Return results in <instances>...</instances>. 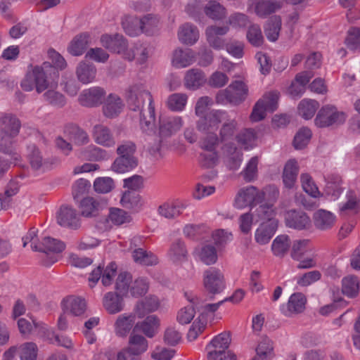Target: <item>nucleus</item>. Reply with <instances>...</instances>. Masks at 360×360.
Wrapping results in <instances>:
<instances>
[{
    "mask_svg": "<svg viewBox=\"0 0 360 360\" xmlns=\"http://www.w3.org/2000/svg\"><path fill=\"white\" fill-rule=\"evenodd\" d=\"M123 106L121 98L117 95L110 94L105 100L103 112L105 117L113 118L121 112Z\"/></svg>",
    "mask_w": 360,
    "mask_h": 360,
    "instance_id": "35",
    "label": "nucleus"
},
{
    "mask_svg": "<svg viewBox=\"0 0 360 360\" xmlns=\"http://www.w3.org/2000/svg\"><path fill=\"white\" fill-rule=\"evenodd\" d=\"M193 255L205 265L214 264L218 259L217 251L214 245L204 243L196 247Z\"/></svg>",
    "mask_w": 360,
    "mask_h": 360,
    "instance_id": "20",
    "label": "nucleus"
},
{
    "mask_svg": "<svg viewBox=\"0 0 360 360\" xmlns=\"http://www.w3.org/2000/svg\"><path fill=\"white\" fill-rule=\"evenodd\" d=\"M265 198V191H259L255 186H249L238 191L235 198V205L237 208L242 209L262 202Z\"/></svg>",
    "mask_w": 360,
    "mask_h": 360,
    "instance_id": "7",
    "label": "nucleus"
},
{
    "mask_svg": "<svg viewBox=\"0 0 360 360\" xmlns=\"http://www.w3.org/2000/svg\"><path fill=\"white\" fill-rule=\"evenodd\" d=\"M149 57L148 48L143 44L136 43L124 51V59L129 61L135 60L138 64L145 63Z\"/></svg>",
    "mask_w": 360,
    "mask_h": 360,
    "instance_id": "21",
    "label": "nucleus"
},
{
    "mask_svg": "<svg viewBox=\"0 0 360 360\" xmlns=\"http://www.w3.org/2000/svg\"><path fill=\"white\" fill-rule=\"evenodd\" d=\"M93 137L94 141L105 147H113L115 145L112 133L110 129L103 124H96L93 129Z\"/></svg>",
    "mask_w": 360,
    "mask_h": 360,
    "instance_id": "27",
    "label": "nucleus"
},
{
    "mask_svg": "<svg viewBox=\"0 0 360 360\" xmlns=\"http://www.w3.org/2000/svg\"><path fill=\"white\" fill-rule=\"evenodd\" d=\"M132 257L136 263L143 266H153L158 263V259L156 255L143 248L135 249L132 252Z\"/></svg>",
    "mask_w": 360,
    "mask_h": 360,
    "instance_id": "47",
    "label": "nucleus"
},
{
    "mask_svg": "<svg viewBox=\"0 0 360 360\" xmlns=\"http://www.w3.org/2000/svg\"><path fill=\"white\" fill-rule=\"evenodd\" d=\"M107 205L105 200L95 199L92 197L84 198L79 205L81 214L85 217H94Z\"/></svg>",
    "mask_w": 360,
    "mask_h": 360,
    "instance_id": "19",
    "label": "nucleus"
},
{
    "mask_svg": "<svg viewBox=\"0 0 360 360\" xmlns=\"http://www.w3.org/2000/svg\"><path fill=\"white\" fill-rule=\"evenodd\" d=\"M178 38L182 44L192 46L199 39V31L195 25L185 23L179 28Z\"/></svg>",
    "mask_w": 360,
    "mask_h": 360,
    "instance_id": "32",
    "label": "nucleus"
},
{
    "mask_svg": "<svg viewBox=\"0 0 360 360\" xmlns=\"http://www.w3.org/2000/svg\"><path fill=\"white\" fill-rule=\"evenodd\" d=\"M20 360H37L38 347L33 342L21 344L18 347Z\"/></svg>",
    "mask_w": 360,
    "mask_h": 360,
    "instance_id": "60",
    "label": "nucleus"
},
{
    "mask_svg": "<svg viewBox=\"0 0 360 360\" xmlns=\"http://www.w3.org/2000/svg\"><path fill=\"white\" fill-rule=\"evenodd\" d=\"M103 46L110 51L122 54L124 58V51L128 49L127 41L121 34H116L113 36L105 34L101 37Z\"/></svg>",
    "mask_w": 360,
    "mask_h": 360,
    "instance_id": "18",
    "label": "nucleus"
},
{
    "mask_svg": "<svg viewBox=\"0 0 360 360\" xmlns=\"http://www.w3.org/2000/svg\"><path fill=\"white\" fill-rule=\"evenodd\" d=\"M248 94V89L244 82L234 81L231 82L225 89L219 91L215 96V101L217 104L239 105L245 101Z\"/></svg>",
    "mask_w": 360,
    "mask_h": 360,
    "instance_id": "3",
    "label": "nucleus"
},
{
    "mask_svg": "<svg viewBox=\"0 0 360 360\" xmlns=\"http://www.w3.org/2000/svg\"><path fill=\"white\" fill-rule=\"evenodd\" d=\"M238 129V123L237 120L234 118H231L226 112V117L221 123V127L219 129L218 135L221 139V142L231 139Z\"/></svg>",
    "mask_w": 360,
    "mask_h": 360,
    "instance_id": "36",
    "label": "nucleus"
},
{
    "mask_svg": "<svg viewBox=\"0 0 360 360\" xmlns=\"http://www.w3.org/2000/svg\"><path fill=\"white\" fill-rule=\"evenodd\" d=\"M186 207V203L184 202L165 203L159 207L158 212L167 219H173L181 214Z\"/></svg>",
    "mask_w": 360,
    "mask_h": 360,
    "instance_id": "42",
    "label": "nucleus"
},
{
    "mask_svg": "<svg viewBox=\"0 0 360 360\" xmlns=\"http://www.w3.org/2000/svg\"><path fill=\"white\" fill-rule=\"evenodd\" d=\"M257 138V134L253 129H244L236 136L238 143L245 150L255 146Z\"/></svg>",
    "mask_w": 360,
    "mask_h": 360,
    "instance_id": "54",
    "label": "nucleus"
},
{
    "mask_svg": "<svg viewBox=\"0 0 360 360\" xmlns=\"http://www.w3.org/2000/svg\"><path fill=\"white\" fill-rule=\"evenodd\" d=\"M136 316L132 313H124L117 316L113 328L115 335L118 338H125L129 336L136 325Z\"/></svg>",
    "mask_w": 360,
    "mask_h": 360,
    "instance_id": "12",
    "label": "nucleus"
},
{
    "mask_svg": "<svg viewBox=\"0 0 360 360\" xmlns=\"http://www.w3.org/2000/svg\"><path fill=\"white\" fill-rule=\"evenodd\" d=\"M65 134L68 139L76 146L86 145L90 141L87 132L77 125L68 126L65 129Z\"/></svg>",
    "mask_w": 360,
    "mask_h": 360,
    "instance_id": "33",
    "label": "nucleus"
},
{
    "mask_svg": "<svg viewBox=\"0 0 360 360\" xmlns=\"http://www.w3.org/2000/svg\"><path fill=\"white\" fill-rule=\"evenodd\" d=\"M96 66L86 61H81L75 70L77 79L84 84L93 82L96 79Z\"/></svg>",
    "mask_w": 360,
    "mask_h": 360,
    "instance_id": "29",
    "label": "nucleus"
},
{
    "mask_svg": "<svg viewBox=\"0 0 360 360\" xmlns=\"http://www.w3.org/2000/svg\"><path fill=\"white\" fill-rule=\"evenodd\" d=\"M127 101L129 108L134 110L143 108L146 101L148 102V107L154 105L150 92L142 84H135L130 86L127 91Z\"/></svg>",
    "mask_w": 360,
    "mask_h": 360,
    "instance_id": "6",
    "label": "nucleus"
},
{
    "mask_svg": "<svg viewBox=\"0 0 360 360\" xmlns=\"http://www.w3.org/2000/svg\"><path fill=\"white\" fill-rule=\"evenodd\" d=\"M124 297L110 291L106 292L103 297L102 304L104 309L109 314H117L124 311L125 307Z\"/></svg>",
    "mask_w": 360,
    "mask_h": 360,
    "instance_id": "15",
    "label": "nucleus"
},
{
    "mask_svg": "<svg viewBox=\"0 0 360 360\" xmlns=\"http://www.w3.org/2000/svg\"><path fill=\"white\" fill-rule=\"evenodd\" d=\"M91 35L88 32L76 35L68 47V52L74 56L82 55L87 47L91 44Z\"/></svg>",
    "mask_w": 360,
    "mask_h": 360,
    "instance_id": "24",
    "label": "nucleus"
},
{
    "mask_svg": "<svg viewBox=\"0 0 360 360\" xmlns=\"http://www.w3.org/2000/svg\"><path fill=\"white\" fill-rule=\"evenodd\" d=\"M186 300L197 309H202L203 314L215 312L219 307L224 303V300L214 304H207L202 305V301L192 291H186L184 292Z\"/></svg>",
    "mask_w": 360,
    "mask_h": 360,
    "instance_id": "41",
    "label": "nucleus"
},
{
    "mask_svg": "<svg viewBox=\"0 0 360 360\" xmlns=\"http://www.w3.org/2000/svg\"><path fill=\"white\" fill-rule=\"evenodd\" d=\"M307 298L302 292H295L290 295L285 305L281 307L283 315L293 317L302 313L306 307Z\"/></svg>",
    "mask_w": 360,
    "mask_h": 360,
    "instance_id": "13",
    "label": "nucleus"
},
{
    "mask_svg": "<svg viewBox=\"0 0 360 360\" xmlns=\"http://www.w3.org/2000/svg\"><path fill=\"white\" fill-rule=\"evenodd\" d=\"M108 219L117 226L129 223L131 221V216L125 210L115 207L110 209Z\"/></svg>",
    "mask_w": 360,
    "mask_h": 360,
    "instance_id": "63",
    "label": "nucleus"
},
{
    "mask_svg": "<svg viewBox=\"0 0 360 360\" xmlns=\"http://www.w3.org/2000/svg\"><path fill=\"white\" fill-rule=\"evenodd\" d=\"M226 117V111L212 110L197 122L196 127L201 132H215Z\"/></svg>",
    "mask_w": 360,
    "mask_h": 360,
    "instance_id": "8",
    "label": "nucleus"
},
{
    "mask_svg": "<svg viewBox=\"0 0 360 360\" xmlns=\"http://www.w3.org/2000/svg\"><path fill=\"white\" fill-rule=\"evenodd\" d=\"M342 293L348 297H355L359 289V281L355 276H347L342 279Z\"/></svg>",
    "mask_w": 360,
    "mask_h": 360,
    "instance_id": "61",
    "label": "nucleus"
},
{
    "mask_svg": "<svg viewBox=\"0 0 360 360\" xmlns=\"http://www.w3.org/2000/svg\"><path fill=\"white\" fill-rule=\"evenodd\" d=\"M141 33L148 36H153L159 32L161 28V22L157 15L146 14L139 19Z\"/></svg>",
    "mask_w": 360,
    "mask_h": 360,
    "instance_id": "25",
    "label": "nucleus"
},
{
    "mask_svg": "<svg viewBox=\"0 0 360 360\" xmlns=\"http://www.w3.org/2000/svg\"><path fill=\"white\" fill-rule=\"evenodd\" d=\"M106 96L105 90L101 86H92L82 91L78 101L82 106L94 108L101 105Z\"/></svg>",
    "mask_w": 360,
    "mask_h": 360,
    "instance_id": "9",
    "label": "nucleus"
},
{
    "mask_svg": "<svg viewBox=\"0 0 360 360\" xmlns=\"http://www.w3.org/2000/svg\"><path fill=\"white\" fill-rule=\"evenodd\" d=\"M57 222L63 227L77 229L81 223L76 210L68 206H62L57 214Z\"/></svg>",
    "mask_w": 360,
    "mask_h": 360,
    "instance_id": "14",
    "label": "nucleus"
},
{
    "mask_svg": "<svg viewBox=\"0 0 360 360\" xmlns=\"http://www.w3.org/2000/svg\"><path fill=\"white\" fill-rule=\"evenodd\" d=\"M203 286L209 298L213 300L216 295L222 292L226 288L224 274L215 267L207 269L203 272Z\"/></svg>",
    "mask_w": 360,
    "mask_h": 360,
    "instance_id": "5",
    "label": "nucleus"
},
{
    "mask_svg": "<svg viewBox=\"0 0 360 360\" xmlns=\"http://www.w3.org/2000/svg\"><path fill=\"white\" fill-rule=\"evenodd\" d=\"M281 28V18L278 15L271 17L266 22L264 32L267 39L276 41L279 36Z\"/></svg>",
    "mask_w": 360,
    "mask_h": 360,
    "instance_id": "53",
    "label": "nucleus"
},
{
    "mask_svg": "<svg viewBox=\"0 0 360 360\" xmlns=\"http://www.w3.org/2000/svg\"><path fill=\"white\" fill-rule=\"evenodd\" d=\"M184 125L183 118L180 116H172L160 120L159 134L161 138L170 137L180 131Z\"/></svg>",
    "mask_w": 360,
    "mask_h": 360,
    "instance_id": "16",
    "label": "nucleus"
},
{
    "mask_svg": "<svg viewBox=\"0 0 360 360\" xmlns=\"http://www.w3.org/2000/svg\"><path fill=\"white\" fill-rule=\"evenodd\" d=\"M319 103L314 99L304 98L298 104L297 112L304 120H310L319 109Z\"/></svg>",
    "mask_w": 360,
    "mask_h": 360,
    "instance_id": "44",
    "label": "nucleus"
},
{
    "mask_svg": "<svg viewBox=\"0 0 360 360\" xmlns=\"http://www.w3.org/2000/svg\"><path fill=\"white\" fill-rule=\"evenodd\" d=\"M29 153L27 155L28 160L31 167L34 170L45 171L49 168L48 162L44 160L39 150L34 146H28Z\"/></svg>",
    "mask_w": 360,
    "mask_h": 360,
    "instance_id": "43",
    "label": "nucleus"
},
{
    "mask_svg": "<svg viewBox=\"0 0 360 360\" xmlns=\"http://www.w3.org/2000/svg\"><path fill=\"white\" fill-rule=\"evenodd\" d=\"M168 257L174 263H181L186 261L188 250L184 242L180 239L173 242L168 251Z\"/></svg>",
    "mask_w": 360,
    "mask_h": 360,
    "instance_id": "39",
    "label": "nucleus"
},
{
    "mask_svg": "<svg viewBox=\"0 0 360 360\" xmlns=\"http://www.w3.org/2000/svg\"><path fill=\"white\" fill-rule=\"evenodd\" d=\"M282 7V3L278 0H258L254 6L255 14L262 18H266L276 13Z\"/></svg>",
    "mask_w": 360,
    "mask_h": 360,
    "instance_id": "26",
    "label": "nucleus"
},
{
    "mask_svg": "<svg viewBox=\"0 0 360 360\" xmlns=\"http://www.w3.org/2000/svg\"><path fill=\"white\" fill-rule=\"evenodd\" d=\"M159 328V319L155 315H150L143 321L137 322L133 330H141L146 337L151 338L158 333Z\"/></svg>",
    "mask_w": 360,
    "mask_h": 360,
    "instance_id": "30",
    "label": "nucleus"
},
{
    "mask_svg": "<svg viewBox=\"0 0 360 360\" xmlns=\"http://www.w3.org/2000/svg\"><path fill=\"white\" fill-rule=\"evenodd\" d=\"M347 115L340 111L333 105H323L318 112L315 119V125L319 128L339 126L344 124Z\"/></svg>",
    "mask_w": 360,
    "mask_h": 360,
    "instance_id": "4",
    "label": "nucleus"
},
{
    "mask_svg": "<svg viewBox=\"0 0 360 360\" xmlns=\"http://www.w3.org/2000/svg\"><path fill=\"white\" fill-rule=\"evenodd\" d=\"M188 96L186 94H172L167 98V106L172 111H182L185 108Z\"/></svg>",
    "mask_w": 360,
    "mask_h": 360,
    "instance_id": "57",
    "label": "nucleus"
},
{
    "mask_svg": "<svg viewBox=\"0 0 360 360\" xmlns=\"http://www.w3.org/2000/svg\"><path fill=\"white\" fill-rule=\"evenodd\" d=\"M255 216L258 220L263 221L262 223H271V221H278L276 218V212L273 205L263 204L256 208L254 212Z\"/></svg>",
    "mask_w": 360,
    "mask_h": 360,
    "instance_id": "58",
    "label": "nucleus"
},
{
    "mask_svg": "<svg viewBox=\"0 0 360 360\" xmlns=\"http://www.w3.org/2000/svg\"><path fill=\"white\" fill-rule=\"evenodd\" d=\"M298 172L299 168L295 160H290L285 163L283 172V181L287 188H291L293 187Z\"/></svg>",
    "mask_w": 360,
    "mask_h": 360,
    "instance_id": "45",
    "label": "nucleus"
},
{
    "mask_svg": "<svg viewBox=\"0 0 360 360\" xmlns=\"http://www.w3.org/2000/svg\"><path fill=\"white\" fill-rule=\"evenodd\" d=\"M59 77L56 67L50 62H44L39 65H30L20 85L24 91H31L35 89L41 94L46 89L58 88Z\"/></svg>",
    "mask_w": 360,
    "mask_h": 360,
    "instance_id": "1",
    "label": "nucleus"
},
{
    "mask_svg": "<svg viewBox=\"0 0 360 360\" xmlns=\"http://www.w3.org/2000/svg\"><path fill=\"white\" fill-rule=\"evenodd\" d=\"M17 136L0 132V152L7 154H13L15 162L20 160V156L13 153L15 138Z\"/></svg>",
    "mask_w": 360,
    "mask_h": 360,
    "instance_id": "52",
    "label": "nucleus"
},
{
    "mask_svg": "<svg viewBox=\"0 0 360 360\" xmlns=\"http://www.w3.org/2000/svg\"><path fill=\"white\" fill-rule=\"evenodd\" d=\"M231 339L229 333L224 332L215 336L207 346V359L216 360L218 354L228 351Z\"/></svg>",
    "mask_w": 360,
    "mask_h": 360,
    "instance_id": "11",
    "label": "nucleus"
},
{
    "mask_svg": "<svg viewBox=\"0 0 360 360\" xmlns=\"http://www.w3.org/2000/svg\"><path fill=\"white\" fill-rule=\"evenodd\" d=\"M65 248V245L63 242L51 237H44L40 245L32 246V250L45 253L48 252L58 253L63 251Z\"/></svg>",
    "mask_w": 360,
    "mask_h": 360,
    "instance_id": "38",
    "label": "nucleus"
},
{
    "mask_svg": "<svg viewBox=\"0 0 360 360\" xmlns=\"http://www.w3.org/2000/svg\"><path fill=\"white\" fill-rule=\"evenodd\" d=\"M122 26L129 36L135 37L141 33L139 19L132 16H125L122 18Z\"/></svg>",
    "mask_w": 360,
    "mask_h": 360,
    "instance_id": "64",
    "label": "nucleus"
},
{
    "mask_svg": "<svg viewBox=\"0 0 360 360\" xmlns=\"http://www.w3.org/2000/svg\"><path fill=\"white\" fill-rule=\"evenodd\" d=\"M195 53L191 49L178 48L173 52L172 64L176 68H184L195 60Z\"/></svg>",
    "mask_w": 360,
    "mask_h": 360,
    "instance_id": "22",
    "label": "nucleus"
},
{
    "mask_svg": "<svg viewBox=\"0 0 360 360\" xmlns=\"http://www.w3.org/2000/svg\"><path fill=\"white\" fill-rule=\"evenodd\" d=\"M206 82L204 72L193 68L186 72L184 77V85L188 89L195 90L202 86Z\"/></svg>",
    "mask_w": 360,
    "mask_h": 360,
    "instance_id": "37",
    "label": "nucleus"
},
{
    "mask_svg": "<svg viewBox=\"0 0 360 360\" xmlns=\"http://www.w3.org/2000/svg\"><path fill=\"white\" fill-rule=\"evenodd\" d=\"M58 88H49L44 91V100L50 105L55 108H63L66 104L64 95L57 90Z\"/></svg>",
    "mask_w": 360,
    "mask_h": 360,
    "instance_id": "48",
    "label": "nucleus"
},
{
    "mask_svg": "<svg viewBox=\"0 0 360 360\" xmlns=\"http://www.w3.org/2000/svg\"><path fill=\"white\" fill-rule=\"evenodd\" d=\"M140 110V127L142 131L148 134L153 133L155 127V106L150 105Z\"/></svg>",
    "mask_w": 360,
    "mask_h": 360,
    "instance_id": "34",
    "label": "nucleus"
},
{
    "mask_svg": "<svg viewBox=\"0 0 360 360\" xmlns=\"http://www.w3.org/2000/svg\"><path fill=\"white\" fill-rule=\"evenodd\" d=\"M313 221L317 229L320 231H327L335 225L336 217L330 211L320 209L314 212Z\"/></svg>",
    "mask_w": 360,
    "mask_h": 360,
    "instance_id": "23",
    "label": "nucleus"
},
{
    "mask_svg": "<svg viewBox=\"0 0 360 360\" xmlns=\"http://www.w3.org/2000/svg\"><path fill=\"white\" fill-rule=\"evenodd\" d=\"M132 283V276L130 274L127 272L120 273L115 283V291L123 297H127Z\"/></svg>",
    "mask_w": 360,
    "mask_h": 360,
    "instance_id": "51",
    "label": "nucleus"
},
{
    "mask_svg": "<svg viewBox=\"0 0 360 360\" xmlns=\"http://www.w3.org/2000/svg\"><path fill=\"white\" fill-rule=\"evenodd\" d=\"M246 37L250 44L255 47L261 46L264 41L261 28L256 24H253L248 27Z\"/></svg>",
    "mask_w": 360,
    "mask_h": 360,
    "instance_id": "62",
    "label": "nucleus"
},
{
    "mask_svg": "<svg viewBox=\"0 0 360 360\" xmlns=\"http://www.w3.org/2000/svg\"><path fill=\"white\" fill-rule=\"evenodd\" d=\"M285 221L287 226L298 230L306 229L311 226V219L306 213L294 210L285 213Z\"/></svg>",
    "mask_w": 360,
    "mask_h": 360,
    "instance_id": "17",
    "label": "nucleus"
},
{
    "mask_svg": "<svg viewBox=\"0 0 360 360\" xmlns=\"http://www.w3.org/2000/svg\"><path fill=\"white\" fill-rule=\"evenodd\" d=\"M117 265L111 262L103 270L101 266L94 269L89 275V281L91 288H94L97 282L101 279L104 286H109L112 284V279L116 275Z\"/></svg>",
    "mask_w": 360,
    "mask_h": 360,
    "instance_id": "10",
    "label": "nucleus"
},
{
    "mask_svg": "<svg viewBox=\"0 0 360 360\" xmlns=\"http://www.w3.org/2000/svg\"><path fill=\"white\" fill-rule=\"evenodd\" d=\"M21 128L20 120L11 113H5L0 116V132L18 136Z\"/></svg>",
    "mask_w": 360,
    "mask_h": 360,
    "instance_id": "28",
    "label": "nucleus"
},
{
    "mask_svg": "<svg viewBox=\"0 0 360 360\" xmlns=\"http://www.w3.org/2000/svg\"><path fill=\"white\" fill-rule=\"evenodd\" d=\"M278 221H271V223H262L255 231V240L260 245H264L269 242L274 235Z\"/></svg>",
    "mask_w": 360,
    "mask_h": 360,
    "instance_id": "31",
    "label": "nucleus"
},
{
    "mask_svg": "<svg viewBox=\"0 0 360 360\" xmlns=\"http://www.w3.org/2000/svg\"><path fill=\"white\" fill-rule=\"evenodd\" d=\"M120 203L123 207L138 212L143 206L141 195L134 191H125L121 198Z\"/></svg>",
    "mask_w": 360,
    "mask_h": 360,
    "instance_id": "40",
    "label": "nucleus"
},
{
    "mask_svg": "<svg viewBox=\"0 0 360 360\" xmlns=\"http://www.w3.org/2000/svg\"><path fill=\"white\" fill-rule=\"evenodd\" d=\"M138 165V160L127 159L117 156L112 164L111 169L113 172L119 174L127 172Z\"/></svg>",
    "mask_w": 360,
    "mask_h": 360,
    "instance_id": "56",
    "label": "nucleus"
},
{
    "mask_svg": "<svg viewBox=\"0 0 360 360\" xmlns=\"http://www.w3.org/2000/svg\"><path fill=\"white\" fill-rule=\"evenodd\" d=\"M290 248V239L287 235L277 236L273 241L271 250L274 255L283 257Z\"/></svg>",
    "mask_w": 360,
    "mask_h": 360,
    "instance_id": "59",
    "label": "nucleus"
},
{
    "mask_svg": "<svg viewBox=\"0 0 360 360\" xmlns=\"http://www.w3.org/2000/svg\"><path fill=\"white\" fill-rule=\"evenodd\" d=\"M65 309L75 316L83 315L86 310V303L81 297H68L64 300Z\"/></svg>",
    "mask_w": 360,
    "mask_h": 360,
    "instance_id": "49",
    "label": "nucleus"
},
{
    "mask_svg": "<svg viewBox=\"0 0 360 360\" xmlns=\"http://www.w3.org/2000/svg\"><path fill=\"white\" fill-rule=\"evenodd\" d=\"M81 156L90 161H101L109 158L108 153L105 150L94 145H90L83 148L81 151Z\"/></svg>",
    "mask_w": 360,
    "mask_h": 360,
    "instance_id": "50",
    "label": "nucleus"
},
{
    "mask_svg": "<svg viewBox=\"0 0 360 360\" xmlns=\"http://www.w3.org/2000/svg\"><path fill=\"white\" fill-rule=\"evenodd\" d=\"M257 354L253 360H271L274 357L272 341L267 338H263L256 349Z\"/></svg>",
    "mask_w": 360,
    "mask_h": 360,
    "instance_id": "46",
    "label": "nucleus"
},
{
    "mask_svg": "<svg viewBox=\"0 0 360 360\" xmlns=\"http://www.w3.org/2000/svg\"><path fill=\"white\" fill-rule=\"evenodd\" d=\"M148 349V341L142 335L132 330L127 346L117 354L116 360H141V356Z\"/></svg>",
    "mask_w": 360,
    "mask_h": 360,
    "instance_id": "2",
    "label": "nucleus"
},
{
    "mask_svg": "<svg viewBox=\"0 0 360 360\" xmlns=\"http://www.w3.org/2000/svg\"><path fill=\"white\" fill-rule=\"evenodd\" d=\"M204 12L208 18L214 20H221L227 14L226 8L216 1L208 3L204 8Z\"/></svg>",
    "mask_w": 360,
    "mask_h": 360,
    "instance_id": "55",
    "label": "nucleus"
}]
</instances>
